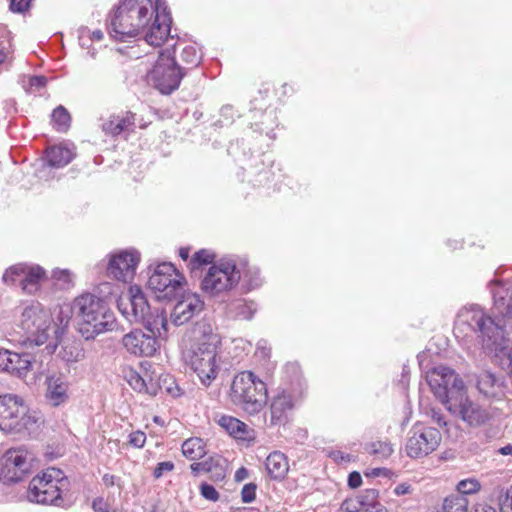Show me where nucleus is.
Wrapping results in <instances>:
<instances>
[{
    "label": "nucleus",
    "mask_w": 512,
    "mask_h": 512,
    "mask_svg": "<svg viewBox=\"0 0 512 512\" xmlns=\"http://www.w3.org/2000/svg\"><path fill=\"white\" fill-rule=\"evenodd\" d=\"M162 2L152 0H122L111 16L109 34L119 41L139 34L151 46H161L170 33V18Z\"/></svg>",
    "instance_id": "obj_1"
},
{
    "label": "nucleus",
    "mask_w": 512,
    "mask_h": 512,
    "mask_svg": "<svg viewBox=\"0 0 512 512\" xmlns=\"http://www.w3.org/2000/svg\"><path fill=\"white\" fill-rule=\"evenodd\" d=\"M118 309L130 323L140 324L151 333L146 335L141 330L131 331L124 335L123 346L135 356H152L157 350L156 338L167 336L165 310L151 307L138 286H131L127 295L120 297Z\"/></svg>",
    "instance_id": "obj_2"
},
{
    "label": "nucleus",
    "mask_w": 512,
    "mask_h": 512,
    "mask_svg": "<svg viewBox=\"0 0 512 512\" xmlns=\"http://www.w3.org/2000/svg\"><path fill=\"white\" fill-rule=\"evenodd\" d=\"M69 322V318H61L60 324L53 323L50 313L39 303H32L21 313L19 327L22 331V344L40 346L49 343L45 349L48 353L55 351L60 334Z\"/></svg>",
    "instance_id": "obj_3"
},
{
    "label": "nucleus",
    "mask_w": 512,
    "mask_h": 512,
    "mask_svg": "<svg viewBox=\"0 0 512 512\" xmlns=\"http://www.w3.org/2000/svg\"><path fill=\"white\" fill-rule=\"evenodd\" d=\"M73 310L82 320L80 332L85 339H93L116 327L114 313L107 307L105 301L92 294H83L73 303Z\"/></svg>",
    "instance_id": "obj_4"
},
{
    "label": "nucleus",
    "mask_w": 512,
    "mask_h": 512,
    "mask_svg": "<svg viewBox=\"0 0 512 512\" xmlns=\"http://www.w3.org/2000/svg\"><path fill=\"white\" fill-rule=\"evenodd\" d=\"M229 396L234 405L254 415L267 402L266 384L251 371H243L233 378Z\"/></svg>",
    "instance_id": "obj_5"
},
{
    "label": "nucleus",
    "mask_w": 512,
    "mask_h": 512,
    "mask_svg": "<svg viewBox=\"0 0 512 512\" xmlns=\"http://www.w3.org/2000/svg\"><path fill=\"white\" fill-rule=\"evenodd\" d=\"M246 263L237 264L233 259H221L209 267L201 280V290L210 297L221 296L237 286L246 277Z\"/></svg>",
    "instance_id": "obj_6"
},
{
    "label": "nucleus",
    "mask_w": 512,
    "mask_h": 512,
    "mask_svg": "<svg viewBox=\"0 0 512 512\" xmlns=\"http://www.w3.org/2000/svg\"><path fill=\"white\" fill-rule=\"evenodd\" d=\"M38 418L30 412L24 400L15 394L0 396V430L7 432L31 431Z\"/></svg>",
    "instance_id": "obj_7"
},
{
    "label": "nucleus",
    "mask_w": 512,
    "mask_h": 512,
    "mask_svg": "<svg viewBox=\"0 0 512 512\" xmlns=\"http://www.w3.org/2000/svg\"><path fill=\"white\" fill-rule=\"evenodd\" d=\"M67 480L61 470L48 468L41 475H36L29 483L27 499L37 504L61 505V493Z\"/></svg>",
    "instance_id": "obj_8"
},
{
    "label": "nucleus",
    "mask_w": 512,
    "mask_h": 512,
    "mask_svg": "<svg viewBox=\"0 0 512 512\" xmlns=\"http://www.w3.org/2000/svg\"><path fill=\"white\" fill-rule=\"evenodd\" d=\"M458 321L467 323L473 331L479 332L487 347L491 345H501L504 338L501 320L495 321L487 316L480 307L472 306L463 309L459 314Z\"/></svg>",
    "instance_id": "obj_9"
},
{
    "label": "nucleus",
    "mask_w": 512,
    "mask_h": 512,
    "mask_svg": "<svg viewBox=\"0 0 512 512\" xmlns=\"http://www.w3.org/2000/svg\"><path fill=\"white\" fill-rule=\"evenodd\" d=\"M184 360L203 385L209 386L217 378L220 370L218 349L190 347L184 353Z\"/></svg>",
    "instance_id": "obj_10"
},
{
    "label": "nucleus",
    "mask_w": 512,
    "mask_h": 512,
    "mask_svg": "<svg viewBox=\"0 0 512 512\" xmlns=\"http://www.w3.org/2000/svg\"><path fill=\"white\" fill-rule=\"evenodd\" d=\"M184 73L175 62L169 50L160 53L159 58L148 74V80L162 94H170L176 90Z\"/></svg>",
    "instance_id": "obj_11"
},
{
    "label": "nucleus",
    "mask_w": 512,
    "mask_h": 512,
    "mask_svg": "<svg viewBox=\"0 0 512 512\" xmlns=\"http://www.w3.org/2000/svg\"><path fill=\"white\" fill-rule=\"evenodd\" d=\"M427 382L434 395L445 405L448 401L459 396L465 386L462 379L454 370L446 366H438L427 372Z\"/></svg>",
    "instance_id": "obj_12"
},
{
    "label": "nucleus",
    "mask_w": 512,
    "mask_h": 512,
    "mask_svg": "<svg viewBox=\"0 0 512 512\" xmlns=\"http://www.w3.org/2000/svg\"><path fill=\"white\" fill-rule=\"evenodd\" d=\"M33 454L24 447L8 449L0 458V481L12 484L22 481L32 469Z\"/></svg>",
    "instance_id": "obj_13"
},
{
    "label": "nucleus",
    "mask_w": 512,
    "mask_h": 512,
    "mask_svg": "<svg viewBox=\"0 0 512 512\" xmlns=\"http://www.w3.org/2000/svg\"><path fill=\"white\" fill-rule=\"evenodd\" d=\"M184 277L173 264L161 263L156 266L148 279V287L159 299H171L179 295L182 290Z\"/></svg>",
    "instance_id": "obj_14"
},
{
    "label": "nucleus",
    "mask_w": 512,
    "mask_h": 512,
    "mask_svg": "<svg viewBox=\"0 0 512 512\" xmlns=\"http://www.w3.org/2000/svg\"><path fill=\"white\" fill-rule=\"evenodd\" d=\"M438 429L423 424H415L408 432L405 450L410 458H422L434 452L441 443Z\"/></svg>",
    "instance_id": "obj_15"
},
{
    "label": "nucleus",
    "mask_w": 512,
    "mask_h": 512,
    "mask_svg": "<svg viewBox=\"0 0 512 512\" xmlns=\"http://www.w3.org/2000/svg\"><path fill=\"white\" fill-rule=\"evenodd\" d=\"M453 415L458 416L469 426L478 427L488 422L491 417V411L472 401L466 394L465 390L456 398L448 401L446 407Z\"/></svg>",
    "instance_id": "obj_16"
},
{
    "label": "nucleus",
    "mask_w": 512,
    "mask_h": 512,
    "mask_svg": "<svg viewBox=\"0 0 512 512\" xmlns=\"http://www.w3.org/2000/svg\"><path fill=\"white\" fill-rule=\"evenodd\" d=\"M44 277L45 271L42 267L19 263L5 271L3 281L9 285L18 284L24 292L33 294L38 290L39 283Z\"/></svg>",
    "instance_id": "obj_17"
},
{
    "label": "nucleus",
    "mask_w": 512,
    "mask_h": 512,
    "mask_svg": "<svg viewBox=\"0 0 512 512\" xmlns=\"http://www.w3.org/2000/svg\"><path fill=\"white\" fill-rule=\"evenodd\" d=\"M140 254L136 250H123L111 256L107 266L108 275L118 281L133 280Z\"/></svg>",
    "instance_id": "obj_18"
},
{
    "label": "nucleus",
    "mask_w": 512,
    "mask_h": 512,
    "mask_svg": "<svg viewBox=\"0 0 512 512\" xmlns=\"http://www.w3.org/2000/svg\"><path fill=\"white\" fill-rule=\"evenodd\" d=\"M204 308V302L197 293L183 292L179 295L170 314L171 322L176 326L187 323Z\"/></svg>",
    "instance_id": "obj_19"
},
{
    "label": "nucleus",
    "mask_w": 512,
    "mask_h": 512,
    "mask_svg": "<svg viewBox=\"0 0 512 512\" xmlns=\"http://www.w3.org/2000/svg\"><path fill=\"white\" fill-rule=\"evenodd\" d=\"M193 344L191 347L218 349L221 340L215 332L214 325L208 319L198 321L193 328Z\"/></svg>",
    "instance_id": "obj_20"
},
{
    "label": "nucleus",
    "mask_w": 512,
    "mask_h": 512,
    "mask_svg": "<svg viewBox=\"0 0 512 512\" xmlns=\"http://www.w3.org/2000/svg\"><path fill=\"white\" fill-rule=\"evenodd\" d=\"M31 367L28 354H19L9 350H0V371L23 377Z\"/></svg>",
    "instance_id": "obj_21"
},
{
    "label": "nucleus",
    "mask_w": 512,
    "mask_h": 512,
    "mask_svg": "<svg viewBox=\"0 0 512 512\" xmlns=\"http://www.w3.org/2000/svg\"><path fill=\"white\" fill-rule=\"evenodd\" d=\"M45 398L52 406H60L69 398V383L61 374H51L45 380Z\"/></svg>",
    "instance_id": "obj_22"
},
{
    "label": "nucleus",
    "mask_w": 512,
    "mask_h": 512,
    "mask_svg": "<svg viewBox=\"0 0 512 512\" xmlns=\"http://www.w3.org/2000/svg\"><path fill=\"white\" fill-rule=\"evenodd\" d=\"M218 423L235 439L247 442L255 439V431L237 418L224 415L220 417Z\"/></svg>",
    "instance_id": "obj_23"
},
{
    "label": "nucleus",
    "mask_w": 512,
    "mask_h": 512,
    "mask_svg": "<svg viewBox=\"0 0 512 512\" xmlns=\"http://www.w3.org/2000/svg\"><path fill=\"white\" fill-rule=\"evenodd\" d=\"M135 126L134 114L128 112L125 116L111 115L102 123V130L106 135L115 137Z\"/></svg>",
    "instance_id": "obj_24"
},
{
    "label": "nucleus",
    "mask_w": 512,
    "mask_h": 512,
    "mask_svg": "<svg viewBox=\"0 0 512 512\" xmlns=\"http://www.w3.org/2000/svg\"><path fill=\"white\" fill-rule=\"evenodd\" d=\"M293 407L292 398L287 393H281L277 395L270 407L271 412V423L272 424H280L284 422L287 417L289 411H291Z\"/></svg>",
    "instance_id": "obj_25"
},
{
    "label": "nucleus",
    "mask_w": 512,
    "mask_h": 512,
    "mask_svg": "<svg viewBox=\"0 0 512 512\" xmlns=\"http://www.w3.org/2000/svg\"><path fill=\"white\" fill-rule=\"evenodd\" d=\"M265 466L268 474L274 479L284 478L289 469L286 456L279 451L268 455Z\"/></svg>",
    "instance_id": "obj_26"
},
{
    "label": "nucleus",
    "mask_w": 512,
    "mask_h": 512,
    "mask_svg": "<svg viewBox=\"0 0 512 512\" xmlns=\"http://www.w3.org/2000/svg\"><path fill=\"white\" fill-rule=\"evenodd\" d=\"M256 312V305L252 301L236 299L227 305V314L233 319L250 320Z\"/></svg>",
    "instance_id": "obj_27"
},
{
    "label": "nucleus",
    "mask_w": 512,
    "mask_h": 512,
    "mask_svg": "<svg viewBox=\"0 0 512 512\" xmlns=\"http://www.w3.org/2000/svg\"><path fill=\"white\" fill-rule=\"evenodd\" d=\"M73 158V151L62 145L53 146L46 152V161L48 165L55 168L66 166Z\"/></svg>",
    "instance_id": "obj_28"
},
{
    "label": "nucleus",
    "mask_w": 512,
    "mask_h": 512,
    "mask_svg": "<svg viewBox=\"0 0 512 512\" xmlns=\"http://www.w3.org/2000/svg\"><path fill=\"white\" fill-rule=\"evenodd\" d=\"M183 455L190 460H197L206 454L205 444L200 438H189L182 444Z\"/></svg>",
    "instance_id": "obj_29"
},
{
    "label": "nucleus",
    "mask_w": 512,
    "mask_h": 512,
    "mask_svg": "<svg viewBox=\"0 0 512 512\" xmlns=\"http://www.w3.org/2000/svg\"><path fill=\"white\" fill-rule=\"evenodd\" d=\"M123 373L128 384L135 391L145 392L151 395H154L156 393V387L153 386L152 384H148L146 380L136 371L130 369L129 371H124Z\"/></svg>",
    "instance_id": "obj_30"
},
{
    "label": "nucleus",
    "mask_w": 512,
    "mask_h": 512,
    "mask_svg": "<svg viewBox=\"0 0 512 512\" xmlns=\"http://www.w3.org/2000/svg\"><path fill=\"white\" fill-rule=\"evenodd\" d=\"M58 356L70 367L83 359L84 353L76 343H67L61 347Z\"/></svg>",
    "instance_id": "obj_31"
},
{
    "label": "nucleus",
    "mask_w": 512,
    "mask_h": 512,
    "mask_svg": "<svg viewBox=\"0 0 512 512\" xmlns=\"http://www.w3.org/2000/svg\"><path fill=\"white\" fill-rule=\"evenodd\" d=\"M469 501L462 494H451L444 499L443 512H468Z\"/></svg>",
    "instance_id": "obj_32"
},
{
    "label": "nucleus",
    "mask_w": 512,
    "mask_h": 512,
    "mask_svg": "<svg viewBox=\"0 0 512 512\" xmlns=\"http://www.w3.org/2000/svg\"><path fill=\"white\" fill-rule=\"evenodd\" d=\"M191 470L195 474L200 472H214V477L216 480H222L225 478V469L224 467L217 461L213 466V461H204V462H196L191 464Z\"/></svg>",
    "instance_id": "obj_33"
},
{
    "label": "nucleus",
    "mask_w": 512,
    "mask_h": 512,
    "mask_svg": "<svg viewBox=\"0 0 512 512\" xmlns=\"http://www.w3.org/2000/svg\"><path fill=\"white\" fill-rule=\"evenodd\" d=\"M477 388L487 397L496 395V378L490 372H481L477 379Z\"/></svg>",
    "instance_id": "obj_34"
},
{
    "label": "nucleus",
    "mask_w": 512,
    "mask_h": 512,
    "mask_svg": "<svg viewBox=\"0 0 512 512\" xmlns=\"http://www.w3.org/2000/svg\"><path fill=\"white\" fill-rule=\"evenodd\" d=\"M52 120L57 131L66 132L70 127L71 117L63 106L56 107L52 112Z\"/></svg>",
    "instance_id": "obj_35"
},
{
    "label": "nucleus",
    "mask_w": 512,
    "mask_h": 512,
    "mask_svg": "<svg viewBox=\"0 0 512 512\" xmlns=\"http://www.w3.org/2000/svg\"><path fill=\"white\" fill-rule=\"evenodd\" d=\"M480 489V483L474 479H465L458 483L457 485V494H462L466 496L467 494H473L476 493Z\"/></svg>",
    "instance_id": "obj_36"
},
{
    "label": "nucleus",
    "mask_w": 512,
    "mask_h": 512,
    "mask_svg": "<svg viewBox=\"0 0 512 512\" xmlns=\"http://www.w3.org/2000/svg\"><path fill=\"white\" fill-rule=\"evenodd\" d=\"M378 496H379L378 490L367 489L364 491L363 494H361L357 497V503H359L363 507H370L376 503Z\"/></svg>",
    "instance_id": "obj_37"
},
{
    "label": "nucleus",
    "mask_w": 512,
    "mask_h": 512,
    "mask_svg": "<svg viewBox=\"0 0 512 512\" xmlns=\"http://www.w3.org/2000/svg\"><path fill=\"white\" fill-rule=\"evenodd\" d=\"M213 257V254L208 250H200L196 252L191 260L192 269L196 268L198 265L211 263Z\"/></svg>",
    "instance_id": "obj_38"
},
{
    "label": "nucleus",
    "mask_w": 512,
    "mask_h": 512,
    "mask_svg": "<svg viewBox=\"0 0 512 512\" xmlns=\"http://www.w3.org/2000/svg\"><path fill=\"white\" fill-rule=\"evenodd\" d=\"M501 512H512V485L499 497Z\"/></svg>",
    "instance_id": "obj_39"
},
{
    "label": "nucleus",
    "mask_w": 512,
    "mask_h": 512,
    "mask_svg": "<svg viewBox=\"0 0 512 512\" xmlns=\"http://www.w3.org/2000/svg\"><path fill=\"white\" fill-rule=\"evenodd\" d=\"M181 58L187 64H191L196 66L199 63V56L196 52V49L192 46H187L182 50Z\"/></svg>",
    "instance_id": "obj_40"
},
{
    "label": "nucleus",
    "mask_w": 512,
    "mask_h": 512,
    "mask_svg": "<svg viewBox=\"0 0 512 512\" xmlns=\"http://www.w3.org/2000/svg\"><path fill=\"white\" fill-rule=\"evenodd\" d=\"M200 492L201 495L207 500L217 501L219 499V493L210 484L202 483L200 486Z\"/></svg>",
    "instance_id": "obj_41"
},
{
    "label": "nucleus",
    "mask_w": 512,
    "mask_h": 512,
    "mask_svg": "<svg viewBox=\"0 0 512 512\" xmlns=\"http://www.w3.org/2000/svg\"><path fill=\"white\" fill-rule=\"evenodd\" d=\"M241 497L244 503L252 502L256 497V485L253 483L244 485L241 491Z\"/></svg>",
    "instance_id": "obj_42"
},
{
    "label": "nucleus",
    "mask_w": 512,
    "mask_h": 512,
    "mask_svg": "<svg viewBox=\"0 0 512 512\" xmlns=\"http://www.w3.org/2000/svg\"><path fill=\"white\" fill-rule=\"evenodd\" d=\"M85 36L89 37L91 40L100 41L103 39L104 34L100 29L90 32L87 27H82L80 29V40L83 41ZM81 45L84 47L85 43L81 42Z\"/></svg>",
    "instance_id": "obj_43"
},
{
    "label": "nucleus",
    "mask_w": 512,
    "mask_h": 512,
    "mask_svg": "<svg viewBox=\"0 0 512 512\" xmlns=\"http://www.w3.org/2000/svg\"><path fill=\"white\" fill-rule=\"evenodd\" d=\"M146 442V435L142 431H135L129 435V443L133 447L142 448Z\"/></svg>",
    "instance_id": "obj_44"
},
{
    "label": "nucleus",
    "mask_w": 512,
    "mask_h": 512,
    "mask_svg": "<svg viewBox=\"0 0 512 512\" xmlns=\"http://www.w3.org/2000/svg\"><path fill=\"white\" fill-rule=\"evenodd\" d=\"M373 453L388 457L393 453L392 445L386 442H378L373 444Z\"/></svg>",
    "instance_id": "obj_45"
},
{
    "label": "nucleus",
    "mask_w": 512,
    "mask_h": 512,
    "mask_svg": "<svg viewBox=\"0 0 512 512\" xmlns=\"http://www.w3.org/2000/svg\"><path fill=\"white\" fill-rule=\"evenodd\" d=\"M52 277L58 282H63V287L71 282V274L68 270L55 269Z\"/></svg>",
    "instance_id": "obj_46"
},
{
    "label": "nucleus",
    "mask_w": 512,
    "mask_h": 512,
    "mask_svg": "<svg viewBox=\"0 0 512 512\" xmlns=\"http://www.w3.org/2000/svg\"><path fill=\"white\" fill-rule=\"evenodd\" d=\"M173 468L174 464L170 461L158 463V465L154 469L153 475L155 478H160L163 476L165 472L172 471Z\"/></svg>",
    "instance_id": "obj_47"
},
{
    "label": "nucleus",
    "mask_w": 512,
    "mask_h": 512,
    "mask_svg": "<svg viewBox=\"0 0 512 512\" xmlns=\"http://www.w3.org/2000/svg\"><path fill=\"white\" fill-rule=\"evenodd\" d=\"M92 508L95 512H111L110 504L103 498H96L92 503Z\"/></svg>",
    "instance_id": "obj_48"
},
{
    "label": "nucleus",
    "mask_w": 512,
    "mask_h": 512,
    "mask_svg": "<svg viewBox=\"0 0 512 512\" xmlns=\"http://www.w3.org/2000/svg\"><path fill=\"white\" fill-rule=\"evenodd\" d=\"M31 0H12L11 9L15 12H24L30 6Z\"/></svg>",
    "instance_id": "obj_49"
},
{
    "label": "nucleus",
    "mask_w": 512,
    "mask_h": 512,
    "mask_svg": "<svg viewBox=\"0 0 512 512\" xmlns=\"http://www.w3.org/2000/svg\"><path fill=\"white\" fill-rule=\"evenodd\" d=\"M0 30L2 33L0 38H3L4 34H6V31L3 28H1ZM6 43L9 44L8 40H6ZM8 53H9V49L5 45V40H0V65L5 62V60L7 59Z\"/></svg>",
    "instance_id": "obj_50"
},
{
    "label": "nucleus",
    "mask_w": 512,
    "mask_h": 512,
    "mask_svg": "<svg viewBox=\"0 0 512 512\" xmlns=\"http://www.w3.org/2000/svg\"><path fill=\"white\" fill-rule=\"evenodd\" d=\"M363 506L357 503V498L355 500H349L345 501L342 504V508L347 512H357L359 511Z\"/></svg>",
    "instance_id": "obj_51"
},
{
    "label": "nucleus",
    "mask_w": 512,
    "mask_h": 512,
    "mask_svg": "<svg viewBox=\"0 0 512 512\" xmlns=\"http://www.w3.org/2000/svg\"><path fill=\"white\" fill-rule=\"evenodd\" d=\"M361 483H362V477L358 472H352L349 474L348 485L351 488H357L361 485Z\"/></svg>",
    "instance_id": "obj_52"
},
{
    "label": "nucleus",
    "mask_w": 512,
    "mask_h": 512,
    "mask_svg": "<svg viewBox=\"0 0 512 512\" xmlns=\"http://www.w3.org/2000/svg\"><path fill=\"white\" fill-rule=\"evenodd\" d=\"M412 491L411 485L407 483H400L394 488V494L397 496H402L406 494H410Z\"/></svg>",
    "instance_id": "obj_53"
},
{
    "label": "nucleus",
    "mask_w": 512,
    "mask_h": 512,
    "mask_svg": "<svg viewBox=\"0 0 512 512\" xmlns=\"http://www.w3.org/2000/svg\"><path fill=\"white\" fill-rule=\"evenodd\" d=\"M46 78L44 76H33L29 80V84L31 87H35L40 89L46 85Z\"/></svg>",
    "instance_id": "obj_54"
},
{
    "label": "nucleus",
    "mask_w": 512,
    "mask_h": 512,
    "mask_svg": "<svg viewBox=\"0 0 512 512\" xmlns=\"http://www.w3.org/2000/svg\"><path fill=\"white\" fill-rule=\"evenodd\" d=\"M102 480L106 486H113L115 484L116 477L111 474H105Z\"/></svg>",
    "instance_id": "obj_55"
},
{
    "label": "nucleus",
    "mask_w": 512,
    "mask_h": 512,
    "mask_svg": "<svg viewBox=\"0 0 512 512\" xmlns=\"http://www.w3.org/2000/svg\"><path fill=\"white\" fill-rule=\"evenodd\" d=\"M475 512H496V510L489 505L481 504L476 508Z\"/></svg>",
    "instance_id": "obj_56"
},
{
    "label": "nucleus",
    "mask_w": 512,
    "mask_h": 512,
    "mask_svg": "<svg viewBox=\"0 0 512 512\" xmlns=\"http://www.w3.org/2000/svg\"><path fill=\"white\" fill-rule=\"evenodd\" d=\"M246 475H247V470L242 467L236 471L235 476L238 481H241L246 477Z\"/></svg>",
    "instance_id": "obj_57"
},
{
    "label": "nucleus",
    "mask_w": 512,
    "mask_h": 512,
    "mask_svg": "<svg viewBox=\"0 0 512 512\" xmlns=\"http://www.w3.org/2000/svg\"><path fill=\"white\" fill-rule=\"evenodd\" d=\"M189 249L188 248H181L179 251V255L183 260H187L189 258Z\"/></svg>",
    "instance_id": "obj_58"
},
{
    "label": "nucleus",
    "mask_w": 512,
    "mask_h": 512,
    "mask_svg": "<svg viewBox=\"0 0 512 512\" xmlns=\"http://www.w3.org/2000/svg\"><path fill=\"white\" fill-rule=\"evenodd\" d=\"M500 453L503 455H512V445H507L500 449Z\"/></svg>",
    "instance_id": "obj_59"
},
{
    "label": "nucleus",
    "mask_w": 512,
    "mask_h": 512,
    "mask_svg": "<svg viewBox=\"0 0 512 512\" xmlns=\"http://www.w3.org/2000/svg\"><path fill=\"white\" fill-rule=\"evenodd\" d=\"M167 391L172 394L173 396H179L181 393H180V388L178 386H176L174 389L168 387L167 388Z\"/></svg>",
    "instance_id": "obj_60"
},
{
    "label": "nucleus",
    "mask_w": 512,
    "mask_h": 512,
    "mask_svg": "<svg viewBox=\"0 0 512 512\" xmlns=\"http://www.w3.org/2000/svg\"><path fill=\"white\" fill-rule=\"evenodd\" d=\"M265 343H266V342L262 340V341H260V342L258 343V346H257V348H258L259 350H262V354H263V356H267L266 348H265Z\"/></svg>",
    "instance_id": "obj_61"
},
{
    "label": "nucleus",
    "mask_w": 512,
    "mask_h": 512,
    "mask_svg": "<svg viewBox=\"0 0 512 512\" xmlns=\"http://www.w3.org/2000/svg\"><path fill=\"white\" fill-rule=\"evenodd\" d=\"M433 418L437 422L438 425H440V426L446 425V422L443 420V418L441 416L434 415Z\"/></svg>",
    "instance_id": "obj_62"
},
{
    "label": "nucleus",
    "mask_w": 512,
    "mask_h": 512,
    "mask_svg": "<svg viewBox=\"0 0 512 512\" xmlns=\"http://www.w3.org/2000/svg\"><path fill=\"white\" fill-rule=\"evenodd\" d=\"M383 472H384V469H382V468H375V469H373L371 471V475H373V476H380V475L383 474Z\"/></svg>",
    "instance_id": "obj_63"
},
{
    "label": "nucleus",
    "mask_w": 512,
    "mask_h": 512,
    "mask_svg": "<svg viewBox=\"0 0 512 512\" xmlns=\"http://www.w3.org/2000/svg\"><path fill=\"white\" fill-rule=\"evenodd\" d=\"M509 358H510V364L512 365V348H511V351L509 353Z\"/></svg>",
    "instance_id": "obj_64"
}]
</instances>
